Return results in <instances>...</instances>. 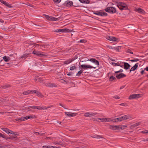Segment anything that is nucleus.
<instances>
[{
  "label": "nucleus",
  "mask_w": 148,
  "mask_h": 148,
  "mask_svg": "<svg viewBox=\"0 0 148 148\" xmlns=\"http://www.w3.org/2000/svg\"><path fill=\"white\" fill-rule=\"evenodd\" d=\"M113 98L116 99H119L120 98V97L118 95H116L113 97Z\"/></svg>",
  "instance_id": "4d7b16f0"
},
{
  "label": "nucleus",
  "mask_w": 148,
  "mask_h": 148,
  "mask_svg": "<svg viewBox=\"0 0 148 148\" xmlns=\"http://www.w3.org/2000/svg\"><path fill=\"white\" fill-rule=\"evenodd\" d=\"M50 21H58V18H55L54 17H53L52 16H51V18H50Z\"/></svg>",
  "instance_id": "a878e982"
},
{
  "label": "nucleus",
  "mask_w": 148,
  "mask_h": 148,
  "mask_svg": "<svg viewBox=\"0 0 148 148\" xmlns=\"http://www.w3.org/2000/svg\"><path fill=\"white\" fill-rule=\"evenodd\" d=\"M76 68V67L75 66H72L70 68V70L71 71L75 69Z\"/></svg>",
  "instance_id": "37998d69"
},
{
  "label": "nucleus",
  "mask_w": 148,
  "mask_h": 148,
  "mask_svg": "<svg viewBox=\"0 0 148 148\" xmlns=\"http://www.w3.org/2000/svg\"><path fill=\"white\" fill-rule=\"evenodd\" d=\"M89 60L92 62L94 63L97 66H98L99 65V61L95 59L91 58Z\"/></svg>",
  "instance_id": "4468645a"
},
{
  "label": "nucleus",
  "mask_w": 148,
  "mask_h": 148,
  "mask_svg": "<svg viewBox=\"0 0 148 148\" xmlns=\"http://www.w3.org/2000/svg\"><path fill=\"white\" fill-rule=\"evenodd\" d=\"M3 59L6 62H7L10 60H11V58L8 56H4L3 57Z\"/></svg>",
  "instance_id": "b1692460"
},
{
  "label": "nucleus",
  "mask_w": 148,
  "mask_h": 148,
  "mask_svg": "<svg viewBox=\"0 0 148 148\" xmlns=\"http://www.w3.org/2000/svg\"><path fill=\"white\" fill-rule=\"evenodd\" d=\"M24 120H27L28 119H29V116H27L25 117H24Z\"/></svg>",
  "instance_id": "052dcab7"
},
{
  "label": "nucleus",
  "mask_w": 148,
  "mask_h": 148,
  "mask_svg": "<svg viewBox=\"0 0 148 148\" xmlns=\"http://www.w3.org/2000/svg\"><path fill=\"white\" fill-rule=\"evenodd\" d=\"M97 119L98 120H101V122H106V118H97Z\"/></svg>",
  "instance_id": "f704fd0d"
},
{
  "label": "nucleus",
  "mask_w": 148,
  "mask_h": 148,
  "mask_svg": "<svg viewBox=\"0 0 148 148\" xmlns=\"http://www.w3.org/2000/svg\"><path fill=\"white\" fill-rule=\"evenodd\" d=\"M138 63H136L135 65L130 70V72H131L132 71H134L136 70L138 68Z\"/></svg>",
  "instance_id": "dca6fc26"
},
{
  "label": "nucleus",
  "mask_w": 148,
  "mask_h": 148,
  "mask_svg": "<svg viewBox=\"0 0 148 148\" xmlns=\"http://www.w3.org/2000/svg\"><path fill=\"white\" fill-rule=\"evenodd\" d=\"M82 69H88L95 68L96 67H93L90 65H87L85 64H82L80 66Z\"/></svg>",
  "instance_id": "6e6552de"
},
{
  "label": "nucleus",
  "mask_w": 148,
  "mask_h": 148,
  "mask_svg": "<svg viewBox=\"0 0 148 148\" xmlns=\"http://www.w3.org/2000/svg\"><path fill=\"white\" fill-rule=\"evenodd\" d=\"M40 46V47L42 49H49V45H38Z\"/></svg>",
  "instance_id": "9b49d317"
},
{
  "label": "nucleus",
  "mask_w": 148,
  "mask_h": 148,
  "mask_svg": "<svg viewBox=\"0 0 148 148\" xmlns=\"http://www.w3.org/2000/svg\"><path fill=\"white\" fill-rule=\"evenodd\" d=\"M45 17L48 20L50 21V18H51V16H50L48 15H45Z\"/></svg>",
  "instance_id": "6e6d98bb"
},
{
  "label": "nucleus",
  "mask_w": 148,
  "mask_h": 148,
  "mask_svg": "<svg viewBox=\"0 0 148 148\" xmlns=\"http://www.w3.org/2000/svg\"><path fill=\"white\" fill-rule=\"evenodd\" d=\"M117 40V38L114 37H112L111 41H116Z\"/></svg>",
  "instance_id": "864d4df0"
},
{
  "label": "nucleus",
  "mask_w": 148,
  "mask_h": 148,
  "mask_svg": "<svg viewBox=\"0 0 148 148\" xmlns=\"http://www.w3.org/2000/svg\"><path fill=\"white\" fill-rule=\"evenodd\" d=\"M83 70L82 69L81 70H80L79 71L78 73H77L76 76H80V75L83 72Z\"/></svg>",
  "instance_id": "cd10ccee"
},
{
  "label": "nucleus",
  "mask_w": 148,
  "mask_h": 148,
  "mask_svg": "<svg viewBox=\"0 0 148 148\" xmlns=\"http://www.w3.org/2000/svg\"><path fill=\"white\" fill-rule=\"evenodd\" d=\"M108 14L107 13L104 12H101V16H107Z\"/></svg>",
  "instance_id": "e433bc0d"
},
{
  "label": "nucleus",
  "mask_w": 148,
  "mask_h": 148,
  "mask_svg": "<svg viewBox=\"0 0 148 148\" xmlns=\"http://www.w3.org/2000/svg\"><path fill=\"white\" fill-rule=\"evenodd\" d=\"M123 120L131 118V116L128 115H125L122 116Z\"/></svg>",
  "instance_id": "5701e85b"
},
{
  "label": "nucleus",
  "mask_w": 148,
  "mask_h": 148,
  "mask_svg": "<svg viewBox=\"0 0 148 148\" xmlns=\"http://www.w3.org/2000/svg\"><path fill=\"white\" fill-rule=\"evenodd\" d=\"M95 138H102V137L99 135H97L96 136L94 137Z\"/></svg>",
  "instance_id": "bf43d9fd"
},
{
  "label": "nucleus",
  "mask_w": 148,
  "mask_h": 148,
  "mask_svg": "<svg viewBox=\"0 0 148 148\" xmlns=\"http://www.w3.org/2000/svg\"><path fill=\"white\" fill-rule=\"evenodd\" d=\"M97 114L96 113L87 112L84 114V116L86 117H91L94 116Z\"/></svg>",
  "instance_id": "1a4fd4ad"
},
{
  "label": "nucleus",
  "mask_w": 148,
  "mask_h": 148,
  "mask_svg": "<svg viewBox=\"0 0 148 148\" xmlns=\"http://www.w3.org/2000/svg\"><path fill=\"white\" fill-rule=\"evenodd\" d=\"M115 4L121 10H122L123 9H126L127 8V5L123 3L116 2L115 3Z\"/></svg>",
  "instance_id": "f257e3e1"
},
{
  "label": "nucleus",
  "mask_w": 148,
  "mask_h": 148,
  "mask_svg": "<svg viewBox=\"0 0 148 148\" xmlns=\"http://www.w3.org/2000/svg\"><path fill=\"white\" fill-rule=\"evenodd\" d=\"M70 29H57L54 31V32H57L59 33L60 32H68L70 31Z\"/></svg>",
  "instance_id": "423d86ee"
},
{
  "label": "nucleus",
  "mask_w": 148,
  "mask_h": 148,
  "mask_svg": "<svg viewBox=\"0 0 148 148\" xmlns=\"http://www.w3.org/2000/svg\"><path fill=\"white\" fill-rule=\"evenodd\" d=\"M12 134L14 135V136H15V137H17L18 136V134L16 133V132H14L13 131L12 132H11L10 135V136L11 134Z\"/></svg>",
  "instance_id": "ea45409f"
},
{
  "label": "nucleus",
  "mask_w": 148,
  "mask_h": 148,
  "mask_svg": "<svg viewBox=\"0 0 148 148\" xmlns=\"http://www.w3.org/2000/svg\"><path fill=\"white\" fill-rule=\"evenodd\" d=\"M30 93H36L37 90H29Z\"/></svg>",
  "instance_id": "a18cd8bd"
},
{
  "label": "nucleus",
  "mask_w": 148,
  "mask_h": 148,
  "mask_svg": "<svg viewBox=\"0 0 148 148\" xmlns=\"http://www.w3.org/2000/svg\"><path fill=\"white\" fill-rule=\"evenodd\" d=\"M10 86L8 84H6L5 85L2 86V88L3 89H6L7 88L10 87Z\"/></svg>",
  "instance_id": "7c9ffc66"
},
{
  "label": "nucleus",
  "mask_w": 148,
  "mask_h": 148,
  "mask_svg": "<svg viewBox=\"0 0 148 148\" xmlns=\"http://www.w3.org/2000/svg\"><path fill=\"white\" fill-rule=\"evenodd\" d=\"M109 128L110 129L112 130H119L120 129H122L123 128L122 127H119V125H110L109 127Z\"/></svg>",
  "instance_id": "39448f33"
},
{
  "label": "nucleus",
  "mask_w": 148,
  "mask_h": 148,
  "mask_svg": "<svg viewBox=\"0 0 148 148\" xmlns=\"http://www.w3.org/2000/svg\"><path fill=\"white\" fill-rule=\"evenodd\" d=\"M28 54H23V55L21 57V58H24L25 59L27 57H28Z\"/></svg>",
  "instance_id": "473e14b6"
},
{
  "label": "nucleus",
  "mask_w": 148,
  "mask_h": 148,
  "mask_svg": "<svg viewBox=\"0 0 148 148\" xmlns=\"http://www.w3.org/2000/svg\"><path fill=\"white\" fill-rule=\"evenodd\" d=\"M1 129L8 134H10L11 132H12V131L11 130L7 128H2Z\"/></svg>",
  "instance_id": "2eb2a0df"
},
{
  "label": "nucleus",
  "mask_w": 148,
  "mask_h": 148,
  "mask_svg": "<svg viewBox=\"0 0 148 148\" xmlns=\"http://www.w3.org/2000/svg\"><path fill=\"white\" fill-rule=\"evenodd\" d=\"M65 4L66 5L67 7L71 6H73V3L72 1H65Z\"/></svg>",
  "instance_id": "ddd939ff"
},
{
  "label": "nucleus",
  "mask_w": 148,
  "mask_h": 148,
  "mask_svg": "<svg viewBox=\"0 0 148 148\" xmlns=\"http://www.w3.org/2000/svg\"><path fill=\"white\" fill-rule=\"evenodd\" d=\"M30 108H29V107H28V108H26V109L27 110V111H32V112H33L32 110L31 109H29Z\"/></svg>",
  "instance_id": "69168bd1"
},
{
  "label": "nucleus",
  "mask_w": 148,
  "mask_h": 148,
  "mask_svg": "<svg viewBox=\"0 0 148 148\" xmlns=\"http://www.w3.org/2000/svg\"><path fill=\"white\" fill-rule=\"evenodd\" d=\"M123 120V118L122 116L118 118H116L115 119H114V122H118V121H121Z\"/></svg>",
  "instance_id": "aec40b11"
},
{
  "label": "nucleus",
  "mask_w": 148,
  "mask_h": 148,
  "mask_svg": "<svg viewBox=\"0 0 148 148\" xmlns=\"http://www.w3.org/2000/svg\"><path fill=\"white\" fill-rule=\"evenodd\" d=\"M107 47L110 49H113V47L110 46H107Z\"/></svg>",
  "instance_id": "e2e57ef3"
},
{
  "label": "nucleus",
  "mask_w": 148,
  "mask_h": 148,
  "mask_svg": "<svg viewBox=\"0 0 148 148\" xmlns=\"http://www.w3.org/2000/svg\"><path fill=\"white\" fill-rule=\"evenodd\" d=\"M112 37L110 36H108L107 38L109 40L112 41Z\"/></svg>",
  "instance_id": "5fc2aeb1"
},
{
  "label": "nucleus",
  "mask_w": 148,
  "mask_h": 148,
  "mask_svg": "<svg viewBox=\"0 0 148 148\" xmlns=\"http://www.w3.org/2000/svg\"><path fill=\"white\" fill-rule=\"evenodd\" d=\"M87 42V40L84 39L81 40L79 42H80L81 43H85Z\"/></svg>",
  "instance_id": "49530a36"
},
{
  "label": "nucleus",
  "mask_w": 148,
  "mask_h": 148,
  "mask_svg": "<svg viewBox=\"0 0 148 148\" xmlns=\"http://www.w3.org/2000/svg\"><path fill=\"white\" fill-rule=\"evenodd\" d=\"M142 95L140 94H134L130 95L129 99H132L135 98H138L142 97Z\"/></svg>",
  "instance_id": "20e7f679"
},
{
  "label": "nucleus",
  "mask_w": 148,
  "mask_h": 148,
  "mask_svg": "<svg viewBox=\"0 0 148 148\" xmlns=\"http://www.w3.org/2000/svg\"><path fill=\"white\" fill-rule=\"evenodd\" d=\"M29 93H30V90H29L27 91H26L24 92L23 93V94L24 95H27L29 94Z\"/></svg>",
  "instance_id": "58836bf2"
},
{
  "label": "nucleus",
  "mask_w": 148,
  "mask_h": 148,
  "mask_svg": "<svg viewBox=\"0 0 148 148\" xmlns=\"http://www.w3.org/2000/svg\"><path fill=\"white\" fill-rule=\"evenodd\" d=\"M101 12L100 11H97L94 12H93V13L95 14L96 15H99L101 16Z\"/></svg>",
  "instance_id": "c85d7f7f"
},
{
  "label": "nucleus",
  "mask_w": 148,
  "mask_h": 148,
  "mask_svg": "<svg viewBox=\"0 0 148 148\" xmlns=\"http://www.w3.org/2000/svg\"><path fill=\"white\" fill-rule=\"evenodd\" d=\"M75 59H76V58H72L71 59H69L67 61H64L63 63L66 64H68L72 62Z\"/></svg>",
  "instance_id": "f3484780"
},
{
  "label": "nucleus",
  "mask_w": 148,
  "mask_h": 148,
  "mask_svg": "<svg viewBox=\"0 0 148 148\" xmlns=\"http://www.w3.org/2000/svg\"><path fill=\"white\" fill-rule=\"evenodd\" d=\"M47 86L49 87H57L56 84L51 83H48L47 84Z\"/></svg>",
  "instance_id": "6ab92c4d"
},
{
  "label": "nucleus",
  "mask_w": 148,
  "mask_h": 148,
  "mask_svg": "<svg viewBox=\"0 0 148 148\" xmlns=\"http://www.w3.org/2000/svg\"><path fill=\"white\" fill-rule=\"evenodd\" d=\"M139 60V59H135L134 60H130V61L132 62H136Z\"/></svg>",
  "instance_id": "de8ad7c7"
},
{
  "label": "nucleus",
  "mask_w": 148,
  "mask_h": 148,
  "mask_svg": "<svg viewBox=\"0 0 148 148\" xmlns=\"http://www.w3.org/2000/svg\"><path fill=\"white\" fill-rule=\"evenodd\" d=\"M54 146L51 145H44L42 146L43 148H54Z\"/></svg>",
  "instance_id": "2f4dec72"
},
{
  "label": "nucleus",
  "mask_w": 148,
  "mask_h": 148,
  "mask_svg": "<svg viewBox=\"0 0 148 148\" xmlns=\"http://www.w3.org/2000/svg\"><path fill=\"white\" fill-rule=\"evenodd\" d=\"M65 115L68 116H69L73 117L77 115V113H71L66 112H65Z\"/></svg>",
  "instance_id": "9d476101"
},
{
  "label": "nucleus",
  "mask_w": 148,
  "mask_h": 148,
  "mask_svg": "<svg viewBox=\"0 0 148 148\" xmlns=\"http://www.w3.org/2000/svg\"><path fill=\"white\" fill-rule=\"evenodd\" d=\"M34 133L37 135H39L40 134V133L38 132H34Z\"/></svg>",
  "instance_id": "338daca9"
},
{
  "label": "nucleus",
  "mask_w": 148,
  "mask_h": 148,
  "mask_svg": "<svg viewBox=\"0 0 148 148\" xmlns=\"http://www.w3.org/2000/svg\"><path fill=\"white\" fill-rule=\"evenodd\" d=\"M106 122H110L111 121H112L113 122H114V119H112L111 118H106Z\"/></svg>",
  "instance_id": "c756f323"
},
{
  "label": "nucleus",
  "mask_w": 148,
  "mask_h": 148,
  "mask_svg": "<svg viewBox=\"0 0 148 148\" xmlns=\"http://www.w3.org/2000/svg\"><path fill=\"white\" fill-rule=\"evenodd\" d=\"M78 1L82 3L89 4L90 3V1L89 0H78Z\"/></svg>",
  "instance_id": "412c9836"
},
{
  "label": "nucleus",
  "mask_w": 148,
  "mask_h": 148,
  "mask_svg": "<svg viewBox=\"0 0 148 148\" xmlns=\"http://www.w3.org/2000/svg\"><path fill=\"white\" fill-rule=\"evenodd\" d=\"M53 106L51 105L48 107H41V106H37V109L39 110H47L48 108H50Z\"/></svg>",
  "instance_id": "f8f14e48"
},
{
  "label": "nucleus",
  "mask_w": 148,
  "mask_h": 148,
  "mask_svg": "<svg viewBox=\"0 0 148 148\" xmlns=\"http://www.w3.org/2000/svg\"><path fill=\"white\" fill-rule=\"evenodd\" d=\"M10 137H6V139H11L12 140H14V139L15 138V137L13 136H10Z\"/></svg>",
  "instance_id": "c9c22d12"
},
{
  "label": "nucleus",
  "mask_w": 148,
  "mask_h": 148,
  "mask_svg": "<svg viewBox=\"0 0 148 148\" xmlns=\"http://www.w3.org/2000/svg\"><path fill=\"white\" fill-rule=\"evenodd\" d=\"M142 132L143 134H146L148 133V131L147 130H145L144 131H142Z\"/></svg>",
  "instance_id": "680f3d73"
},
{
  "label": "nucleus",
  "mask_w": 148,
  "mask_h": 148,
  "mask_svg": "<svg viewBox=\"0 0 148 148\" xmlns=\"http://www.w3.org/2000/svg\"><path fill=\"white\" fill-rule=\"evenodd\" d=\"M37 95L39 97H40L41 98L43 97V96L41 94V93L38 91H36V93Z\"/></svg>",
  "instance_id": "72a5a7b5"
},
{
  "label": "nucleus",
  "mask_w": 148,
  "mask_h": 148,
  "mask_svg": "<svg viewBox=\"0 0 148 148\" xmlns=\"http://www.w3.org/2000/svg\"><path fill=\"white\" fill-rule=\"evenodd\" d=\"M124 64V69L126 70L128 69L130 66V65L127 62H123Z\"/></svg>",
  "instance_id": "a211bd4d"
},
{
  "label": "nucleus",
  "mask_w": 148,
  "mask_h": 148,
  "mask_svg": "<svg viewBox=\"0 0 148 148\" xmlns=\"http://www.w3.org/2000/svg\"><path fill=\"white\" fill-rule=\"evenodd\" d=\"M116 79L115 77L113 76H111L110 77L109 79L110 81H112L113 80L115 79Z\"/></svg>",
  "instance_id": "a19ab883"
},
{
  "label": "nucleus",
  "mask_w": 148,
  "mask_h": 148,
  "mask_svg": "<svg viewBox=\"0 0 148 148\" xmlns=\"http://www.w3.org/2000/svg\"><path fill=\"white\" fill-rule=\"evenodd\" d=\"M105 10L106 12L111 14L115 13L116 12V8L113 7H108L105 9Z\"/></svg>",
  "instance_id": "f03ea898"
},
{
  "label": "nucleus",
  "mask_w": 148,
  "mask_h": 148,
  "mask_svg": "<svg viewBox=\"0 0 148 148\" xmlns=\"http://www.w3.org/2000/svg\"><path fill=\"white\" fill-rule=\"evenodd\" d=\"M114 75L116 76L118 79H120L126 76V75L125 74L123 73H120L119 74L115 73L114 74Z\"/></svg>",
  "instance_id": "0eeeda50"
},
{
  "label": "nucleus",
  "mask_w": 148,
  "mask_h": 148,
  "mask_svg": "<svg viewBox=\"0 0 148 148\" xmlns=\"http://www.w3.org/2000/svg\"><path fill=\"white\" fill-rule=\"evenodd\" d=\"M32 53L38 56L41 57H45L48 56V55L44 54L43 52L41 53L40 51H37L36 50L33 51Z\"/></svg>",
  "instance_id": "7ed1b4c3"
},
{
  "label": "nucleus",
  "mask_w": 148,
  "mask_h": 148,
  "mask_svg": "<svg viewBox=\"0 0 148 148\" xmlns=\"http://www.w3.org/2000/svg\"><path fill=\"white\" fill-rule=\"evenodd\" d=\"M10 56L12 57L11 58V60H14L16 58V54L15 53L10 54Z\"/></svg>",
  "instance_id": "4be33fe9"
},
{
  "label": "nucleus",
  "mask_w": 148,
  "mask_h": 148,
  "mask_svg": "<svg viewBox=\"0 0 148 148\" xmlns=\"http://www.w3.org/2000/svg\"><path fill=\"white\" fill-rule=\"evenodd\" d=\"M126 52L127 53H131V54H133V52H132V51H131V50H130L129 49H127L126 50Z\"/></svg>",
  "instance_id": "79ce46f5"
},
{
  "label": "nucleus",
  "mask_w": 148,
  "mask_h": 148,
  "mask_svg": "<svg viewBox=\"0 0 148 148\" xmlns=\"http://www.w3.org/2000/svg\"><path fill=\"white\" fill-rule=\"evenodd\" d=\"M29 108H32L33 109H37V106H30L29 107Z\"/></svg>",
  "instance_id": "09e8293b"
},
{
  "label": "nucleus",
  "mask_w": 148,
  "mask_h": 148,
  "mask_svg": "<svg viewBox=\"0 0 148 148\" xmlns=\"http://www.w3.org/2000/svg\"><path fill=\"white\" fill-rule=\"evenodd\" d=\"M120 106H127V104L125 103H122L119 104Z\"/></svg>",
  "instance_id": "3c124183"
},
{
  "label": "nucleus",
  "mask_w": 148,
  "mask_h": 148,
  "mask_svg": "<svg viewBox=\"0 0 148 148\" xmlns=\"http://www.w3.org/2000/svg\"><path fill=\"white\" fill-rule=\"evenodd\" d=\"M4 5H5L6 6L8 7L9 8H12V6H11L10 4H9L8 3L6 2V1H5V3L3 4Z\"/></svg>",
  "instance_id": "bb28decb"
},
{
  "label": "nucleus",
  "mask_w": 148,
  "mask_h": 148,
  "mask_svg": "<svg viewBox=\"0 0 148 148\" xmlns=\"http://www.w3.org/2000/svg\"><path fill=\"white\" fill-rule=\"evenodd\" d=\"M117 66H121V62H117Z\"/></svg>",
  "instance_id": "774afa93"
},
{
  "label": "nucleus",
  "mask_w": 148,
  "mask_h": 148,
  "mask_svg": "<svg viewBox=\"0 0 148 148\" xmlns=\"http://www.w3.org/2000/svg\"><path fill=\"white\" fill-rule=\"evenodd\" d=\"M140 122H138L137 123H136L133 125V126L134 127H136L139 125H140Z\"/></svg>",
  "instance_id": "c03bdc74"
},
{
  "label": "nucleus",
  "mask_w": 148,
  "mask_h": 148,
  "mask_svg": "<svg viewBox=\"0 0 148 148\" xmlns=\"http://www.w3.org/2000/svg\"><path fill=\"white\" fill-rule=\"evenodd\" d=\"M20 121H25L24 117H21V118H20Z\"/></svg>",
  "instance_id": "0e129e2a"
},
{
  "label": "nucleus",
  "mask_w": 148,
  "mask_h": 148,
  "mask_svg": "<svg viewBox=\"0 0 148 148\" xmlns=\"http://www.w3.org/2000/svg\"><path fill=\"white\" fill-rule=\"evenodd\" d=\"M137 12L140 13L144 14L145 12V11L144 10L140 8H139L137 9Z\"/></svg>",
  "instance_id": "393cba45"
},
{
  "label": "nucleus",
  "mask_w": 148,
  "mask_h": 148,
  "mask_svg": "<svg viewBox=\"0 0 148 148\" xmlns=\"http://www.w3.org/2000/svg\"><path fill=\"white\" fill-rule=\"evenodd\" d=\"M61 1V0H53V1L56 3H59Z\"/></svg>",
  "instance_id": "8fccbe9b"
},
{
  "label": "nucleus",
  "mask_w": 148,
  "mask_h": 148,
  "mask_svg": "<svg viewBox=\"0 0 148 148\" xmlns=\"http://www.w3.org/2000/svg\"><path fill=\"white\" fill-rule=\"evenodd\" d=\"M73 74L72 72H70L69 73L67 74L68 76H70L72 75Z\"/></svg>",
  "instance_id": "13d9d810"
},
{
  "label": "nucleus",
  "mask_w": 148,
  "mask_h": 148,
  "mask_svg": "<svg viewBox=\"0 0 148 148\" xmlns=\"http://www.w3.org/2000/svg\"><path fill=\"white\" fill-rule=\"evenodd\" d=\"M123 72V70L122 69H121L119 71H115V73H122Z\"/></svg>",
  "instance_id": "603ef678"
},
{
  "label": "nucleus",
  "mask_w": 148,
  "mask_h": 148,
  "mask_svg": "<svg viewBox=\"0 0 148 148\" xmlns=\"http://www.w3.org/2000/svg\"><path fill=\"white\" fill-rule=\"evenodd\" d=\"M120 47V46H117L116 47H113V49L115 50H116L117 51H119V49Z\"/></svg>",
  "instance_id": "4c0bfd02"
}]
</instances>
